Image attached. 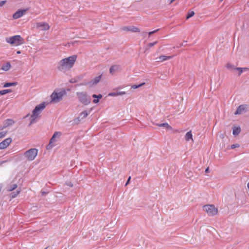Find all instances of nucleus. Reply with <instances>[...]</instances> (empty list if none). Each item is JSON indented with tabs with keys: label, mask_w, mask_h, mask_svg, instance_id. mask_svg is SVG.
<instances>
[{
	"label": "nucleus",
	"mask_w": 249,
	"mask_h": 249,
	"mask_svg": "<svg viewBox=\"0 0 249 249\" xmlns=\"http://www.w3.org/2000/svg\"><path fill=\"white\" fill-rule=\"evenodd\" d=\"M77 56L72 55L61 60L58 63L57 69L61 71H65L71 69L74 64Z\"/></svg>",
	"instance_id": "nucleus-1"
},
{
	"label": "nucleus",
	"mask_w": 249,
	"mask_h": 249,
	"mask_svg": "<svg viewBox=\"0 0 249 249\" xmlns=\"http://www.w3.org/2000/svg\"><path fill=\"white\" fill-rule=\"evenodd\" d=\"M46 103L44 102L36 106L35 107L32 112L33 114L30 116V122L28 125L29 126H30L32 124L35 123L36 122V119L38 115L46 107Z\"/></svg>",
	"instance_id": "nucleus-2"
},
{
	"label": "nucleus",
	"mask_w": 249,
	"mask_h": 249,
	"mask_svg": "<svg viewBox=\"0 0 249 249\" xmlns=\"http://www.w3.org/2000/svg\"><path fill=\"white\" fill-rule=\"evenodd\" d=\"M66 94L67 92L65 89H63L60 91L58 89L54 90L51 95V102L53 103L59 102L63 99V96Z\"/></svg>",
	"instance_id": "nucleus-3"
},
{
	"label": "nucleus",
	"mask_w": 249,
	"mask_h": 249,
	"mask_svg": "<svg viewBox=\"0 0 249 249\" xmlns=\"http://www.w3.org/2000/svg\"><path fill=\"white\" fill-rule=\"evenodd\" d=\"M7 42L11 45H20L24 43V39L20 35H15L6 38Z\"/></svg>",
	"instance_id": "nucleus-4"
},
{
	"label": "nucleus",
	"mask_w": 249,
	"mask_h": 249,
	"mask_svg": "<svg viewBox=\"0 0 249 249\" xmlns=\"http://www.w3.org/2000/svg\"><path fill=\"white\" fill-rule=\"evenodd\" d=\"M79 101L84 105H88L91 102V99L86 92H76Z\"/></svg>",
	"instance_id": "nucleus-5"
},
{
	"label": "nucleus",
	"mask_w": 249,
	"mask_h": 249,
	"mask_svg": "<svg viewBox=\"0 0 249 249\" xmlns=\"http://www.w3.org/2000/svg\"><path fill=\"white\" fill-rule=\"evenodd\" d=\"M38 149L31 148L24 153V156L30 161L33 160L37 155Z\"/></svg>",
	"instance_id": "nucleus-6"
},
{
	"label": "nucleus",
	"mask_w": 249,
	"mask_h": 249,
	"mask_svg": "<svg viewBox=\"0 0 249 249\" xmlns=\"http://www.w3.org/2000/svg\"><path fill=\"white\" fill-rule=\"evenodd\" d=\"M203 208L209 216H214L218 213L217 209L213 205H205Z\"/></svg>",
	"instance_id": "nucleus-7"
},
{
	"label": "nucleus",
	"mask_w": 249,
	"mask_h": 249,
	"mask_svg": "<svg viewBox=\"0 0 249 249\" xmlns=\"http://www.w3.org/2000/svg\"><path fill=\"white\" fill-rule=\"evenodd\" d=\"M102 77V74H100V75L95 77L92 80L90 81L85 83V84H81V85H89L90 87H92L94 85H97L101 80Z\"/></svg>",
	"instance_id": "nucleus-8"
},
{
	"label": "nucleus",
	"mask_w": 249,
	"mask_h": 249,
	"mask_svg": "<svg viewBox=\"0 0 249 249\" xmlns=\"http://www.w3.org/2000/svg\"><path fill=\"white\" fill-rule=\"evenodd\" d=\"M61 135V133L60 132H55L53 134V136L51 138L50 140V142L49 144L47 146V149L49 150L51 149L53 146V143L55 142V138L57 136H60Z\"/></svg>",
	"instance_id": "nucleus-9"
},
{
	"label": "nucleus",
	"mask_w": 249,
	"mask_h": 249,
	"mask_svg": "<svg viewBox=\"0 0 249 249\" xmlns=\"http://www.w3.org/2000/svg\"><path fill=\"white\" fill-rule=\"evenodd\" d=\"M12 142V139L8 138L0 143V149H4L6 148Z\"/></svg>",
	"instance_id": "nucleus-10"
},
{
	"label": "nucleus",
	"mask_w": 249,
	"mask_h": 249,
	"mask_svg": "<svg viewBox=\"0 0 249 249\" xmlns=\"http://www.w3.org/2000/svg\"><path fill=\"white\" fill-rule=\"evenodd\" d=\"M247 105H240L237 108L236 110L234 112V114H241L244 112H246L247 110Z\"/></svg>",
	"instance_id": "nucleus-11"
},
{
	"label": "nucleus",
	"mask_w": 249,
	"mask_h": 249,
	"mask_svg": "<svg viewBox=\"0 0 249 249\" xmlns=\"http://www.w3.org/2000/svg\"><path fill=\"white\" fill-rule=\"evenodd\" d=\"M122 29L123 31H131L132 32H140V30L139 28L133 26H124L122 28Z\"/></svg>",
	"instance_id": "nucleus-12"
},
{
	"label": "nucleus",
	"mask_w": 249,
	"mask_h": 249,
	"mask_svg": "<svg viewBox=\"0 0 249 249\" xmlns=\"http://www.w3.org/2000/svg\"><path fill=\"white\" fill-rule=\"evenodd\" d=\"M28 9H20L18 10L16 12H15L13 15V18L14 19H17L19 18H20L21 16H22L25 13L26 11H27Z\"/></svg>",
	"instance_id": "nucleus-13"
},
{
	"label": "nucleus",
	"mask_w": 249,
	"mask_h": 249,
	"mask_svg": "<svg viewBox=\"0 0 249 249\" xmlns=\"http://www.w3.org/2000/svg\"><path fill=\"white\" fill-rule=\"evenodd\" d=\"M15 123V122L14 120L12 119H6L5 120V121L3 123V126L0 128V129H3L4 128H5L6 127L13 125Z\"/></svg>",
	"instance_id": "nucleus-14"
},
{
	"label": "nucleus",
	"mask_w": 249,
	"mask_h": 249,
	"mask_svg": "<svg viewBox=\"0 0 249 249\" xmlns=\"http://www.w3.org/2000/svg\"><path fill=\"white\" fill-rule=\"evenodd\" d=\"M91 110V109H89L88 111L85 110V111H82V112L80 113L79 116L78 117L77 119L79 120L80 118H81V119H82V120L85 118L88 115V114L90 113Z\"/></svg>",
	"instance_id": "nucleus-15"
},
{
	"label": "nucleus",
	"mask_w": 249,
	"mask_h": 249,
	"mask_svg": "<svg viewBox=\"0 0 249 249\" xmlns=\"http://www.w3.org/2000/svg\"><path fill=\"white\" fill-rule=\"evenodd\" d=\"M241 129L239 126H234L232 129V134L234 136H237L241 132Z\"/></svg>",
	"instance_id": "nucleus-16"
},
{
	"label": "nucleus",
	"mask_w": 249,
	"mask_h": 249,
	"mask_svg": "<svg viewBox=\"0 0 249 249\" xmlns=\"http://www.w3.org/2000/svg\"><path fill=\"white\" fill-rule=\"evenodd\" d=\"M11 64L10 62H7L5 64H3L1 67V70L4 71H8L11 68Z\"/></svg>",
	"instance_id": "nucleus-17"
},
{
	"label": "nucleus",
	"mask_w": 249,
	"mask_h": 249,
	"mask_svg": "<svg viewBox=\"0 0 249 249\" xmlns=\"http://www.w3.org/2000/svg\"><path fill=\"white\" fill-rule=\"evenodd\" d=\"M125 94V92L124 91H117V92H110L108 94V96H116L118 95H122Z\"/></svg>",
	"instance_id": "nucleus-18"
},
{
	"label": "nucleus",
	"mask_w": 249,
	"mask_h": 249,
	"mask_svg": "<svg viewBox=\"0 0 249 249\" xmlns=\"http://www.w3.org/2000/svg\"><path fill=\"white\" fill-rule=\"evenodd\" d=\"M18 187L17 184H12L8 185L7 187V191L8 192H11L15 190Z\"/></svg>",
	"instance_id": "nucleus-19"
},
{
	"label": "nucleus",
	"mask_w": 249,
	"mask_h": 249,
	"mask_svg": "<svg viewBox=\"0 0 249 249\" xmlns=\"http://www.w3.org/2000/svg\"><path fill=\"white\" fill-rule=\"evenodd\" d=\"M155 124L159 127H165L167 129H171L172 128V127L170 125H169V124L167 123H164L162 124Z\"/></svg>",
	"instance_id": "nucleus-20"
},
{
	"label": "nucleus",
	"mask_w": 249,
	"mask_h": 249,
	"mask_svg": "<svg viewBox=\"0 0 249 249\" xmlns=\"http://www.w3.org/2000/svg\"><path fill=\"white\" fill-rule=\"evenodd\" d=\"M21 189L17 190L16 191L12 192L10 194V197L11 199L15 198L20 192Z\"/></svg>",
	"instance_id": "nucleus-21"
},
{
	"label": "nucleus",
	"mask_w": 249,
	"mask_h": 249,
	"mask_svg": "<svg viewBox=\"0 0 249 249\" xmlns=\"http://www.w3.org/2000/svg\"><path fill=\"white\" fill-rule=\"evenodd\" d=\"M185 139L186 141H189L190 140H191L192 141L193 140V135H192L191 131H190L187 132V133L186 134V135L185 136Z\"/></svg>",
	"instance_id": "nucleus-22"
},
{
	"label": "nucleus",
	"mask_w": 249,
	"mask_h": 249,
	"mask_svg": "<svg viewBox=\"0 0 249 249\" xmlns=\"http://www.w3.org/2000/svg\"><path fill=\"white\" fill-rule=\"evenodd\" d=\"M119 68V66L118 65H113L110 67L109 69V72L111 74H113L115 72L118 71Z\"/></svg>",
	"instance_id": "nucleus-23"
},
{
	"label": "nucleus",
	"mask_w": 249,
	"mask_h": 249,
	"mask_svg": "<svg viewBox=\"0 0 249 249\" xmlns=\"http://www.w3.org/2000/svg\"><path fill=\"white\" fill-rule=\"evenodd\" d=\"M18 85V82H6L3 85V88H8L11 86H15Z\"/></svg>",
	"instance_id": "nucleus-24"
},
{
	"label": "nucleus",
	"mask_w": 249,
	"mask_h": 249,
	"mask_svg": "<svg viewBox=\"0 0 249 249\" xmlns=\"http://www.w3.org/2000/svg\"><path fill=\"white\" fill-rule=\"evenodd\" d=\"M172 57L173 56L161 55L159 59L160 61L163 62L166 60L171 59Z\"/></svg>",
	"instance_id": "nucleus-25"
},
{
	"label": "nucleus",
	"mask_w": 249,
	"mask_h": 249,
	"mask_svg": "<svg viewBox=\"0 0 249 249\" xmlns=\"http://www.w3.org/2000/svg\"><path fill=\"white\" fill-rule=\"evenodd\" d=\"M226 67L227 69H228L230 71H233V70H236V68L237 67H235L234 66V65L231 64V63H227L226 65Z\"/></svg>",
	"instance_id": "nucleus-26"
},
{
	"label": "nucleus",
	"mask_w": 249,
	"mask_h": 249,
	"mask_svg": "<svg viewBox=\"0 0 249 249\" xmlns=\"http://www.w3.org/2000/svg\"><path fill=\"white\" fill-rule=\"evenodd\" d=\"M39 25H38V26L42 27L43 30H47L49 29L50 27L48 25V24L46 23H39Z\"/></svg>",
	"instance_id": "nucleus-27"
},
{
	"label": "nucleus",
	"mask_w": 249,
	"mask_h": 249,
	"mask_svg": "<svg viewBox=\"0 0 249 249\" xmlns=\"http://www.w3.org/2000/svg\"><path fill=\"white\" fill-rule=\"evenodd\" d=\"M12 91V90L11 89H3L1 90H0V95H3L7 93L11 92Z\"/></svg>",
	"instance_id": "nucleus-28"
},
{
	"label": "nucleus",
	"mask_w": 249,
	"mask_h": 249,
	"mask_svg": "<svg viewBox=\"0 0 249 249\" xmlns=\"http://www.w3.org/2000/svg\"><path fill=\"white\" fill-rule=\"evenodd\" d=\"M194 15H195L194 11H188V12L187 13V14L186 15V19H188L190 18H191L193 16H194Z\"/></svg>",
	"instance_id": "nucleus-29"
},
{
	"label": "nucleus",
	"mask_w": 249,
	"mask_h": 249,
	"mask_svg": "<svg viewBox=\"0 0 249 249\" xmlns=\"http://www.w3.org/2000/svg\"><path fill=\"white\" fill-rule=\"evenodd\" d=\"M97 99H94L93 100V102L94 104L98 103L99 102V100L101 99L102 98V97H103L102 95L101 94L97 95Z\"/></svg>",
	"instance_id": "nucleus-30"
},
{
	"label": "nucleus",
	"mask_w": 249,
	"mask_h": 249,
	"mask_svg": "<svg viewBox=\"0 0 249 249\" xmlns=\"http://www.w3.org/2000/svg\"><path fill=\"white\" fill-rule=\"evenodd\" d=\"M248 69L246 68H239V67H237L236 68V70L238 71L239 72H238V76H240L242 73L243 72V70H247Z\"/></svg>",
	"instance_id": "nucleus-31"
},
{
	"label": "nucleus",
	"mask_w": 249,
	"mask_h": 249,
	"mask_svg": "<svg viewBox=\"0 0 249 249\" xmlns=\"http://www.w3.org/2000/svg\"><path fill=\"white\" fill-rule=\"evenodd\" d=\"M144 84H145V83L143 82V83H141L139 85H133L131 86V88L133 89H138V88L142 87V86L144 85Z\"/></svg>",
	"instance_id": "nucleus-32"
},
{
	"label": "nucleus",
	"mask_w": 249,
	"mask_h": 249,
	"mask_svg": "<svg viewBox=\"0 0 249 249\" xmlns=\"http://www.w3.org/2000/svg\"><path fill=\"white\" fill-rule=\"evenodd\" d=\"M157 43H158V41H156L154 42H151V43H149L147 44V48H146V50H147L148 48L153 46L154 45L156 44Z\"/></svg>",
	"instance_id": "nucleus-33"
},
{
	"label": "nucleus",
	"mask_w": 249,
	"mask_h": 249,
	"mask_svg": "<svg viewBox=\"0 0 249 249\" xmlns=\"http://www.w3.org/2000/svg\"><path fill=\"white\" fill-rule=\"evenodd\" d=\"M187 178H191L193 176V173L191 171L188 172L187 174L186 175Z\"/></svg>",
	"instance_id": "nucleus-34"
},
{
	"label": "nucleus",
	"mask_w": 249,
	"mask_h": 249,
	"mask_svg": "<svg viewBox=\"0 0 249 249\" xmlns=\"http://www.w3.org/2000/svg\"><path fill=\"white\" fill-rule=\"evenodd\" d=\"M240 146V145L238 143H235L232 144L231 146V149H234L236 147H239Z\"/></svg>",
	"instance_id": "nucleus-35"
},
{
	"label": "nucleus",
	"mask_w": 249,
	"mask_h": 249,
	"mask_svg": "<svg viewBox=\"0 0 249 249\" xmlns=\"http://www.w3.org/2000/svg\"><path fill=\"white\" fill-rule=\"evenodd\" d=\"M7 133V131H3L0 132V138L4 137Z\"/></svg>",
	"instance_id": "nucleus-36"
},
{
	"label": "nucleus",
	"mask_w": 249,
	"mask_h": 249,
	"mask_svg": "<svg viewBox=\"0 0 249 249\" xmlns=\"http://www.w3.org/2000/svg\"><path fill=\"white\" fill-rule=\"evenodd\" d=\"M70 83L73 84L76 83L77 82V80L75 78H71L70 81Z\"/></svg>",
	"instance_id": "nucleus-37"
},
{
	"label": "nucleus",
	"mask_w": 249,
	"mask_h": 249,
	"mask_svg": "<svg viewBox=\"0 0 249 249\" xmlns=\"http://www.w3.org/2000/svg\"><path fill=\"white\" fill-rule=\"evenodd\" d=\"M159 30V29H157V30H155L154 31H151V32H150L148 33V35L149 36H151L152 35L154 34V33L157 32Z\"/></svg>",
	"instance_id": "nucleus-38"
},
{
	"label": "nucleus",
	"mask_w": 249,
	"mask_h": 249,
	"mask_svg": "<svg viewBox=\"0 0 249 249\" xmlns=\"http://www.w3.org/2000/svg\"><path fill=\"white\" fill-rule=\"evenodd\" d=\"M66 184L67 186H69V187H73V184H72L71 182H67L66 183Z\"/></svg>",
	"instance_id": "nucleus-39"
},
{
	"label": "nucleus",
	"mask_w": 249,
	"mask_h": 249,
	"mask_svg": "<svg viewBox=\"0 0 249 249\" xmlns=\"http://www.w3.org/2000/svg\"><path fill=\"white\" fill-rule=\"evenodd\" d=\"M6 2V0L0 1V7L2 6Z\"/></svg>",
	"instance_id": "nucleus-40"
},
{
	"label": "nucleus",
	"mask_w": 249,
	"mask_h": 249,
	"mask_svg": "<svg viewBox=\"0 0 249 249\" xmlns=\"http://www.w3.org/2000/svg\"><path fill=\"white\" fill-rule=\"evenodd\" d=\"M185 45H186L184 44V43H180V44H179V46H176V47H174V48H180V47H182V46H185Z\"/></svg>",
	"instance_id": "nucleus-41"
},
{
	"label": "nucleus",
	"mask_w": 249,
	"mask_h": 249,
	"mask_svg": "<svg viewBox=\"0 0 249 249\" xmlns=\"http://www.w3.org/2000/svg\"><path fill=\"white\" fill-rule=\"evenodd\" d=\"M41 195L42 196H45V195H47L48 193V192H45V191H44L42 190L41 191Z\"/></svg>",
	"instance_id": "nucleus-42"
},
{
	"label": "nucleus",
	"mask_w": 249,
	"mask_h": 249,
	"mask_svg": "<svg viewBox=\"0 0 249 249\" xmlns=\"http://www.w3.org/2000/svg\"><path fill=\"white\" fill-rule=\"evenodd\" d=\"M131 179V177H129L126 181V182L125 183V185L126 186L127 185H128L129 183V181Z\"/></svg>",
	"instance_id": "nucleus-43"
},
{
	"label": "nucleus",
	"mask_w": 249,
	"mask_h": 249,
	"mask_svg": "<svg viewBox=\"0 0 249 249\" xmlns=\"http://www.w3.org/2000/svg\"><path fill=\"white\" fill-rule=\"evenodd\" d=\"M7 161L6 160H2L0 161V165H1L4 163H5Z\"/></svg>",
	"instance_id": "nucleus-44"
},
{
	"label": "nucleus",
	"mask_w": 249,
	"mask_h": 249,
	"mask_svg": "<svg viewBox=\"0 0 249 249\" xmlns=\"http://www.w3.org/2000/svg\"><path fill=\"white\" fill-rule=\"evenodd\" d=\"M210 172L209 171V167H207L206 169H205V173H209Z\"/></svg>",
	"instance_id": "nucleus-45"
},
{
	"label": "nucleus",
	"mask_w": 249,
	"mask_h": 249,
	"mask_svg": "<svg viewBox=\"0 0 249 249\" xmlns=\"http://www.w3.org/2000/svg\"><path fill=\"white\" fill-rule=\"evenodd\" d=\"M92 97L93 98H94V99H97V95H96V94H93V95H92Z\"/></svg>",
	"instance_id": "nucleus-46"
},
{
	"label": "nucleus",
	"mask_w": 249,
	"mask_h": 249,
	"mask_svg": "<svg viewBox=\"0 0 249 249\" xmlns=\"http://www.w3.org/2000/svg\"><path fill=\"white\" fill-rule=\"evenodd\" d=\"M170 1V3H172L174 1H175V0H169Z\"/></svg>",
	"instance_id": "nucleus-47"
},
{
	"label": "nucleus",
	"mask_w": 249,
	"mask_h": 249,
	"mask_svg": "<svg viewBox=\"0 0 249 249\" xmlns=\"http://www.w3.org/2000/svg\"><path fill=\"white\" fill-rule=\"evenodd\" d=\"M20 53V51H17V53L19 54V53Z\"/></svg>",
	"instance_id": "nucleus-48"
},
{
	"label": "nucleus",
	"mask_w": 249,
	"mask_h": 249,
	"mask_svg": "<svg viewBox=\"0 0 249 249\" xmlns=\"http://www.w3.org/2000/svg\"><path fill=\"white\" fill-rule=\"evenodd\" d=\"M247 186L248 188L249 189V182L248 183Z\"/></svg>",
	"instance_id": "nucleus-49"
},
{
	"label": "nucleus",
	"mask_w": 249,
	"mask_h": 249,
	"mask_svg": "<svg viewBox=\"0 0 249 249\" xmlns=\"http://www.w3.org/2000/svg\"><path fill=\"white\" fill-rule=\"evenodd\" d=\"M47 249V248H46L45 249Z\"/></svg>",
	"instance_id": "nucleus-50"
},
{
	"label": "nucleus",
	"mask_w": 249,
	"mask_h": 249,
	"mask_svg": "<svg viewBox=\"0 0 249 249\" xmlns=\"http://www.w3.org/2000/svg\"><path fill=\"white\" fill-rule=\"evenodd\" d=\"M220 1H222V0H220Z\"/></svg>",
	"instance_id": "nucleus-51"
}]
</instances>
